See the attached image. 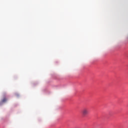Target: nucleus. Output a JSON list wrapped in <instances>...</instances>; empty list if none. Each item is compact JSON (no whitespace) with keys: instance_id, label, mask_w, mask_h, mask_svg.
<instances>
[{"instance_id":"obj_1","label":"nucleus","mask_w":128,"mask_h":128,"mask_svg":"<svg viewBox=\"0 0 128 128\" xmlns=\"http://www.w3.org/2000/svg\"><path fill=\"white\" fill-rule=\"evenodd\" d=\"M82 114L83 116H88V108H84L82 112Z\"/></svg>"},{"instance_id":"obj_2","label":"nucleus","mask_w":128,"mask_h":128,"mask_svg":"<svg viewBox=\"0 0 128 128\" xmlns=\"http://www.w3.org/2000/svg\"><path fill=\"white\" fill-rule=\"evenodd\" d=\"M6 102V98H4L2 100V102Z\"/></svg>"}]
</instances>
